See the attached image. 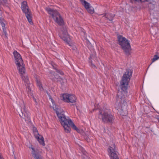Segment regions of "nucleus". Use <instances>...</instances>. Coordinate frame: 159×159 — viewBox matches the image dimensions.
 <instances>
[{
	"instance_id": "obj_9",
	"label": "nucleus",
	"mask_w": 159,
	"mask_h": 159,
	"mask_svg": "<svg viewBox=\"0 0 159 159\" xmlns=\"http://www.w3.org/2000/svg\"><path fill=\"white\" fill-rule=\"evenodd\" d=\"M62 98L63 100L67 102L74 103L76 102V97L73 94H64Z\"/></svg>"
},
{
	"instance_id": "obj_11",
	"label": "nucleus",
	"mask_w": 159,
	"mask_h": 159,
	"mask_svg": "<svg viewBox=\"0 0 159 159\" xmlns=\"http://www.w3.org/2000/svg\"><path fill=\"white\" fill-rule=\"evenodd\" d=\"M33 132L35 137L37 139L40 144L44 146L45 143L44 139L41 135L39 134L37 130H34Z\"/></svg>"
},
{
	"instance_id": "obj_36",
	"label": "nucleus",
	"mask_w": 159,
	"mask_h": 159,
	"mask_svg": "<svg viewBox=\"0 0 159 159\" xmlns=\"http://www.w3.org/2000/svg\"><path fill=\"white\" fill-rule=\"evenodd\" d=\"M14 158H15V159H16V157H14Z\"/></svg>"
},
{
	"instance_id": "obj_23",
	"label": "nucleus",
	"mask_w": 159,
	"mask_h": 159,
	"mask_svg": "<svg viewBox=\"0 0 159 159\" xmlns=\"http://www.w3.org/2000/svg\"><path fill=\"white\" fill-rule=\"evenodd\" d=\"M159 58V57H158L157 55H155L154 56V57L153 59L152 60V61L151 63L150 64L149 66L148 67V68L149 67V66H150V65H151L152 63L154 62L155 61H156L157 60H158Z\"/></svg>"
},
{
	"instance_id": "obj_20",
	"label": "nucleus",
	"mask_w": 159,
	"mask_h": 159,
	"mask_svg": "<svg viewBox=\"0 0 159 159\" xmlns=\"http://www.w3.org/2000/svg\"><path fill=\"white\" fill-rule=\"evenodd\" d=\"M80 1L82 5L84 6L86 9L89 8V7L90 6V4L89 3L84 0H80Z\"/></svg>"
},
{
	"instance_id": "obj_4",
	"label": "nucleus",
	"mask_w": 159,
	"mask_h": 159,
	"mask_svg": "<svg viewBox=\"0 0 159 159\" xmlns=\"http://www.w3.org/2000/svg\"><path fill=\"white\" fill-rule=\"evenodd\" d=\"M117 38L118 43L126 55H129L131 48L129 41L121 35L118 36Z\"/></svg>"
},
{
	"instance_id": "obj_7",
	"label": "nucleus",
	"mask_w": 159,
	"mask_h": 159,
	"mask_svg": "<svg viewBox=\"0 0 159 159\" xmlns=\"http://www.w3.org/2000/svg\"><path fill=\"white\" fill-rule=\"evenodd\" d=\"M21 8L25 13L26 17L30 24H33L32 22L31 13L30 10L28 6L27 5V2L26 1H23L21 3Z\"/></svg>"
},
{
	"instance_id": "obj_18",
	"label": "nucleus",
	"mask_w": 159,
	"mask_h": 159,
	"mask_svg": "<svg viewBox=\"0 0 159 159\" xmlns=\"http://www.w3.org/2000/svg\"><path fill=\"white\" fill-rule=\"evenodd\" d=\"M21 78L24 80L27 86L29 85L30 84V82L29 81V78L28 76L25 75H21Z\"/></svg>"
},
{
	"instance_id": "obj_33",
	"label": "nucleus",
	"mask_w": 159,
	"mask_h": 159,
	"mask_svg": "<svg viewBox=\"0 0 159 159\" xmlns=\"http://www.w3.org/2000/svg\"><path fill=\"white\" fill-rule=\"evenodd\" d=\"M0 159H4L1 155H0Z\"/></svg>"
},
{
	"instance_id": "obj_13",
	"label": "nucleus",
	"mask_w": 159,
	"mask_h": 159,
	"mask_svg": "<svg viewBox=\"0 0 159 159\" xmlns=\"http://www.w3.org/2000/svg\"><path fill=\"white\" fill-rule=\"evenodd\" d=\"M14 56L15 62L16 64H18L19 63L22 64V62H23L20 55L18 52L16 51H15L13 52Z\"/></svg>"
},
{
	"instance_id": "obj_14",
	"label": "nucleus",
	"mask_w": 159,
	"mask_h": 159,
	"mask_svg": "<svg viewBox=\"0 0 159 159\" xmlns=\"http://www.w3.org/2000/svg\"><path fill=\"white\" fill-rule=\"evenodd\" d=\"M115 148V144H113V147H110L109 148V152L111 153L110 156L111 157V159H119Z\"/></svg>"
},
{
	"instance_id": "obj_22",
	"label": "nucleus",
	"mask_w": 159,
	"mask_h": 159,
	"mask_svg": "<svg viewBox=\"0 0 159 159\" xmlns=\"http://www.w3.org/2000/svg\"><path fill=\"white\" fill-rule=\"evenodd\" d=\"M83 155H82L83 158L84 159H90L89 157L88 156V154L84 150H83L82 151Z\"/></svg>"
},
{
	"instance_id": "obj_1",
	"label": "nucleus",
	"mask_w": 159,
	"mask_h": 159,
	"mask_svg": "<svg viewBox=\"0 0 159 159\" xmlns=\"http://www.w3.org/2000/svg\"><path fill=\"white\" fill-rule=\"evenodd\" d=\"M53 107L54 110L56 111L57 114L60 120L61 123L64 129L67 128L78 129L72 121L68 117L66 118V116L62 113V111H60L59 109L56 108V107L53 106Z\"/></svg>"
},
{
	"instance_id": "obj_8",
	"label": "nucleus",
	"mask_w": 159,
	"mask_h": 159,
	"mask_svg": "<svg viewBox=\"0 0 159 159\" xmlns=\"http://www.w3.org/2000/svg\"><path fill=\"white\" fill-rule=\"evenodd\" d=\"M62 34L60 35V37L63 40L65 41L70 46L72 47L71 48L73 50L76 49V47L74 45H71L70 42V39L69 36L68 35L66 30L62 31Z\"/></svg>"
},
{
	"instance_id": "obj_26",
	"label": "nucleus",
	"mask_w": 159,
	"mask_h": 159,
	"mask_svg": "<svg viewBox=\"0 0 159 159\" xmlns=\"http://www.w3.org/2000/svg\"><path fill=\"white\" fill-rule=\"evenodd\" d=\"M54 69L56 70V72L58 73H59L61 75H63L64 73L61 70L56 68H54Z\"/></svg>"
},
{
	"instance_id": "obj_17",
	"label": "nucleus",
	"mask_w": 159,
	"mask_h": 159,
	"mask_svg": "<svg viewBox=\"0 0 159 159\" xmlns=\"http://www.w3.org/2000/svg\"><path fill=\"white\" fill-rule=\"evenodd\" d=\"M104 16L107 19L111 21H112L115 15L114 14H112L111 13H107L105 14Z\"/></svg>"
},
{
	"instance_id": "obj_5",
	"label": "nucleus",
	"mask_w": 159,
	"mask_h": 159,
	"mask_svg": "<svg viewBox=\"0 0 159 159\" xmlns=\"http://www.w3.org/2000/svg\"><path fill=\"white\" fill-rule=\"evenodd\" d=\"M45 9L52 16L55 22L60 25H62L64 24L62 18L57 10L49 7H46Z\"/></svg>"
},
{
	"instance_id": "obj_16",
	"label": "nucleus",
	"mask_w": 159,
	"mask_h": 159,
	"mask_svg": "<svg viewBox=\"0 0 159 159\" xmlns=\"http://www.w3.org/2000/svg\"><path fill=\"white\" fill-rule=\"evenodd\" d=\"M28 95V96L32 97L33 99L34 100V102L36 103V104L37 105L38 104L37 101L36 99L34 98V97L33 95V93L31 89V88L29 85L27 86V88L26 89Z\"/></svg>"
},
{
	"instance_id": "obj_37",
	"label": "nucleus",
	"mask_w": 159,
	"mask_h": 159,
	"mask_svg": "<svg viewBox=\"0 0 159 159\" xmlns=\"http://www.w3.org/2000/svg\"><path fill=\"white\" fill-rule=\"evenodd\" d=\"M55 78H56V77H55Z\"/></svg>"
},
{
	"instance_id": "obj_12",
	"label": "nucleus",
	"mask_w": 159,
	"mask_h": 159,
	"mask_svg": "<svg viewBox=\"0 0 159 159\" xmlns=\"http://www.w3.org/2000/svg\"><path fill=\"white\" fill-rule=\"evenodd\" d=\"M31 154L32 156L35 159H42V157L40 154V152L37 149L31 147Z\"/></svg>"
},
{
	"instance_id": "obj_34",
	"label": "nucleus",
	"mask_w": 159,
	"mask_h": 159,
	"mask_svg": "<svg viewBox=\"0 0 159 159\" xmlns=\"http://www.w3.org/2000/svg\"><path fill=\"white\" fill-rule=\"evenodd\" d=\"M0 159H4L1 155H0Z\"/></svg>"
},
{
	"instance_id": "obj_31",
	"label": "nucleus",
	"mask_w": 159,
	"mask_h": 159,
	"mask_svg": "<svg viewBox=\"0 0 159 159\" xmlns=\"http://www.w3.org/2000/svg\"><path fill=\"white\" fill-rule=\"evenodd\" d=\"M91 65H92V67L94 68H96V66L94 64L92 63Z\"/></svg>"
},
{
	"instance_id": "obj_35",
	"label": "nucleus",
	"mask_w": 159,
	"mask_h": 159,
	"mask_svg": "<svg viewBox=\"0 0 159 159\" xmlns=\"http://www.w3.org/2000/svg\"><path fill=\"white\" fill-rule=\"evenodd\" d=\"M87 141L88 142H89L88 139H87Z\"/></svg>"
},
{
	"instance_id": "obj_15",
	"label": "nucleus",
	"mask_w": 159,
	"mask_h": 159,
	"mask_svg": "<svg viewBox=\"0 0 159 159\" xmlns=\"http://www.w3.org/2000/svg\"><path fill=\"white\" fill-rule=\"evenodd\" d=\"M17 66V69L19 70V72L20 74V75H24L25 72V65L22 62V64L20 63L16 64Z\"/></svg>"
},
{
	"instance_id": "obj_30",
	"label": "nucleus",
	"mask_w": 159,
	"mask_h": 159,
	"mask_svg": "<svg viewBox=\"0 0 159 159\" xmlns=\"http://www.w3.org/2000/svg\"><path fill=\"white\" fill-rule=\"evenodd\" d=\"M66 132L69 133L70 132V130H65Z\"/></svg>"
},
{
	"instance_id": "obj_32",
	"label": "nucleus",
	"mask_w": 159,
	"mask_h": 159,
	"mask_svg": "<svg viewBox=\"0 0 159 159\" xmlns=\"http://www.w3.org/2000/svg\"><path fill=\"white\" fill-rule=\"evenodd\" d=\"M49 98L50 99L51 101L52 102V103L53 104L54 103L53 100V99L51 98V97Z\"/></svg>"
},
{
	"instance_id": "obj_24",
	"label": "nucleus",
	"mask_w": 159,
	"mask_h": 159,
	"mask_svg": "<svg viewBox=\"0 0 159 159\" xmlns=\"http://www.w3.org/2000/svg\"><path fill=\"white\" fill-rule=\"evenodd\" d=\"M87 10L88 12L90 13L93 14L94 12V9L92 7L90 6L89 7V8L88 9H87Z\"/></svg>"
},
{
	"instance_id": "obj_19",
	"label": "nucleus",
	"mask_w": 159,
	"mask_h": 159,
	"mask_svg": "<svg viewBox=\"0 0 159 159\" xmlns=\"http://www.w3.org/2000/svg\"><path fill=\"white\" fill-rule=\"evenodd\" d=\"M5 21L3 19L1 21H0V23H1V25L2 26V30L3 31L4 34L5 36L7 37V33L6 32V30L5 29Z\"/></svg>"
},
{
	"instance_id": "obj_25",
	"label": "nucleus",
	"mask_w": 159,
	"mask_h": 159,
	"mask_svg": "<svg viewBox=\"0 0 159 159\" xmlns=\"http://www.w3.org/2000/svg\"><path fill=\"white\" fill-rule=\"evenodd\" d=\"M131 2H144L145 1H148L149 0H130Z\"/></svg>"
},
{
	"instance_id": "obj_2",
	"label": "nucleus",
	"mask_w": 159,
	"mask_h": 159,
	"mask_svg": "<svg viewBox=\"0 0 159 159\" xmlns=\"http://www.w3.org/2000/svg\"><path fill=\"white\" fill-rule=\"evenodd\" d=\"M132 74V72L131 70H127L122 78L120 86L125 93V91L127 89L128 83L130 80Z\"/></svg>"
},
{
	"instance_id": "obj_27",
	"label": "nucleus",
	"mask_w": 159,
	"mask_h": 159,
	"mask_svg": "<svg viewBox=\"0 0 159 159\" xmlns=\"http://www.w3.org/2000/svg\"><path fill=\"white\" fill-rule=\"evenodd\" d=\"M7 1L6 0H0V4L4 5L7 3Z\"/></svg>"
},
{
	"instance_id": "obj_21",
	"label": "nucleus",
	"mask_w": 159,
	"mask_h": 159,
	"mask_svg": "<svg viewBox=\"0 0 159 159\" xmlns=\"http://www.w3.org/2000/svg\"><path fill=\"white\" fill-rule=\"evenodd\" d=\"M37 85L39 88V90L41 91L43 90V89L42 86V84L41 82L39 80L37 79L36 80Z\"/></svg>"
},
{
	"instance_id": "obj_6",
	"label": "nucleus",
	"mask_w": 159,
	"mask_h": 159,
	"mask_svg": "<svg viewBox=\"0 0 159 159\" xmlns=\"http://www.w3.org/2000/svg\"><path fill=\"white\" fill-rule=\"evenodd\" d=\"M99 118L105 123H111L113 120V117L109 113L107 109H100L99 110Z\"/></svg>"
},
{
	"instance_id": "obj_29",
	"label": "nucleus",
	"mask_w": 159,
	"mask_h": 159,
	"mask_svg": "<svg viewBox=\"0 0 159 159\" xmlns=\"http://www.w3.org/2000/svg\"><path fill=\"white\" fill-rule=\"evenodd\" d=\"M83 130H76L77 132L80 133Z\"/></svg>"
},
{
	"instance_id": "obj_10",
	"label": "nucleus",
	"mask_w": 159,
	"mask_h": 159,
	"mask_svg": "<svg viewBox=\"0 0 159 159\" xmlns=\"http://www.w3.org/2000/svg\"><path fill=\"white\" fill-rule=\"evenodd\" d=\"M123 93L118 92L117 94V97L116 98V105L118 107H120L121 106V104H125L126 102L125 99V96L123 95L122 96L121 95Z\"/></svg>"
},
{
	"instance_id": "obj_3",
	"label": "nucleus",
	"mask_w": 159,
	"mask_h": 159,
	"mask_svg": "<svg viewBox=\"0 0 159 159\" xmlns=\"http://www.w3.org/2000/svg\"><path fill=\"white\" fill-rule=\"evenodd\" d=\"M20 106L21 107L20 112H19L20 117L24 119L25 121L27 123H30L32 126L33 129H36V128L31 123L30 114L26 109L24 102L23 100H21L20 102Z\"/></svg>"
},
{
	"instance_id": "obj_28",
	"label": "nucleus",
	"mask_w": 159,
	"mask_h": 159,
	"mask_svg": "<svg viewBox=\"0 0 159 159\" xmlns=\"http://www.w3.org/2000/svg\"><path fill=\"white\" fill-rule=\"evenodd\" d=\"M3 19L2 16V14L1 11H0V21H1Z\"/></svg>"
}]
</instances>
